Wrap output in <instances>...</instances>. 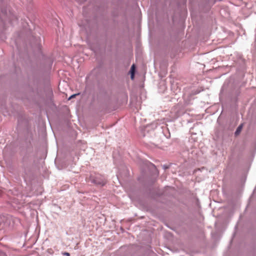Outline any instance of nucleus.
Listing matches in <instances>:
<instances>
[{
  "label": "nucleus",
  "instance_id": "nucleus-1",
  "mask_svg": "<svg viewBox=\"0 0 256 256\" xmlns=\"http://www.w3.org/2000/svg\"><path fill=\"white\" fill-rule=\"evenodd\" d=\"M89 180L91 182L100 186H103L106 182L104 176L98 174H91Z\"/></svg>",
  "mask_w": 256,
  "mask_h": 256
},
{
  "label": "nucleus",
  "instance_id": "nucleus-2",
  "mask_svg": "<svg viewBox=\"0 0 256 256\" xmlns=\"http://www.w3.org/2000/svg\"><path fill=\"white\" fill-rule=\"evenodd\" d=\"M162 134L164 136L167 138H168L170 136V132L169 129H162Z\"/></svg>",
  "mask_w": 256,
  "mask_h": 256
},
{
  "label": "nucleus",
  "instance_id": "nucleus-3",
  "mask_svg": "<svg viewBox=\"0 0 256 256\" xmlns=\"http://www.w3.org/2000/svg\"><path fill=\"white\" fill-rule=\"evenodd\" d=\"M242 129H236V131L234 134L236 136H238L240 132H241Z\"/></svg>",
  "mask_w": 256,
  "mask_h": 256
},
{
  "label": "nucleus",
  "instance_id": "nucleus-4",
  "mask_svg": "<svg viewBox=\"0 0 256 256\" xmlns=\"http://www.w3.org/2000/svg\"><path fill=\"white\" fill-rule=\"evenodd\" d=\"M134 65L132 64L131 67L130 72H134Z\"/></svg>",
  "mask_w": 256,
  "mask_h": 256
},
{
  "label": "nucleus",
  "instance_id": "nucleus-5",
  "mask_svg": "<svg viewBox=\"0 0 256 256\" xmlns=\"http://www.w3.org/2000/svg\"><path fill=\"white\" fill-rule=\"evenodd\" d=\"M63 254L66 256H70V254L68 252H64Z\"/></svg>",
  "mask_w": 256,
  "mask_h": 256
},
{
  "label": "nucleus",
  "instance_id": "nucleus-6",
  "mask_svg": "<svg viewBox=\"0 0 256 256\" xmlns=\"http://www.w3.org/2000/svg\"><path fill=\"white\" fill-rule=\"evenodd\" d=\"M130 77H131L132 79H133L134 78V72H131Z\"/></svg>",
  "mask_w": 256,
  "mask_h": 256
},
{
  "label": "nucleus",
  "instance_id": "nucleus-7",
  "mask_svg": "<svg viewBox=\"0 0 256 256\" xmlns=\"http://www.w3.org/2000/svg\"><path fill=\"white\" fill-rule=\"evenodd\" d=\"M78 94H73V95L71 96L70 97V99L71 98H74L76 96L78 95Z\"/></svg>",
  "mask_w": 256,
  "mask_h": 256
},
{
  "label": "nucleus",
  "instance_id": "nucleus-8",
  "mask_svg": "<svg viewBox=\"0 0 256 256\" xmlns=\"http://www.w3.org/2000/svg\"><path fill=\"white\" fill-rule=\"evenodd\" d=\"M242 127H243V125H242V124H240V125L238 127V128H242Z\"/></svg>",
  "mask_w": 256,
  "mask_h": 256
}]
</instances>
